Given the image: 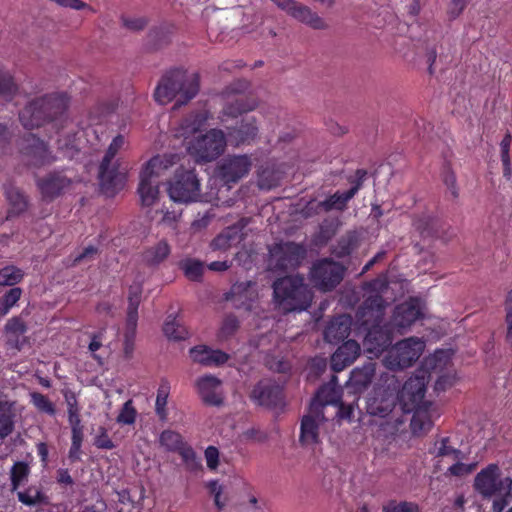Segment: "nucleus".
<instances>
[{"label":"nucleus","mask_w":512,"mask_h":512,"mask_svg":"<svg viewBox=\"0 0 512 512\" xmlns=\"http://www.w3.org/2000/svg\"><path fill=\"white\" fill-rule=\"evenodd\" d=\"M352 326V317L347 314L332 318L324 330V338L333 345L348 338Z\"/></svg>","instance_id":"28"},{"label":"nucleus","mask_w":512,"mask_h":512,"mask_svg":"<svg viewBox=\"0 0 512 512\" xmlns=\"http://www.w3.org/2000/svg\"><path fill=\"white\" fill-rule=\"evenodd\" d=\"M24 273L20 268L13 265L4 266L0 269V285L13 286L21 282Z\"/></svg>","instance_id":"46"},{"label":"nucleus","mask_w":512,"mask_h":512,"mask_svg":"<svg viewBox=\"0 0 512 512\" xmlns=\"http://www.w3.org/2000/svg\"><path fill=\"white\" fill-rule=\"evenodd\" d=\"M83 444V428L72 429V445L69 449V458L72 461L80 460L81 447Z\"/></svg>","instance_id":"59"},{"label":"nucleus","mask_w":512,"mask_h":512,"mask_svg":"<svg viewBox=\"0 0 512 512\" xmlns=\"http://www.w3.org/2000/svg\"><path fill=\"white\" fill-rule=\"evenodd\" d=\"M250 88V83L246 80H236L226 88L225 93L228 95L233 94L234 99L229 100L223 108V114L230 117H238L242 113L250 112L256 109L257 101L249 96H246L245 91Z\"/></svg>","instance_id":"15"},{"label":"nucleus","mask_w":512,"mask_h":512,"mask_svg":"<svg viewBox=\"0 0 512 512\" xmlns=\"http://www.w3.org/2000/svg\"><path fill=\"white\" fill-rule=\"evenodd\" d=\"M259 133L255 116H244L235 126L228 128V141L232 145L251 144Z\"/></svg>","instance_id":"23"},{"label":"nucleus","mask_w":512,"mask_h":512,"mask_svg":"<svg viewBox=\"0 0 512 512\" xmlns=\"http://www.w3.org/2000/svg\"><path fill=\"white\" fill-rule=\"evenodd\" d=\"M31 402L38 411L44 412L49 415L55 414V407L53 405V402H51L45 394H42L40 392L31 393Z\"/></svg>","instance_id":"57"},{"label":"nucleus","mask_w":512,"mask_h":512,"mask_svg":"<svg viewBox=\"0 0 512 512\" xmlns=\"http://www.w3.org/2000/svg\"><path fill=\"white\" fill-rule=\"evenodd\" d=\"M375 375L374 363L369 362L361 368H355L351 371L347 381L346 389L349 393L360 392L368 388Z\"/></svg>","instance_id":"31"},{"label":"nucleus","mask_w":512,"mask_h":512,"mask_svg":"<svg viewBox=\"0 0 512 512\" xmlns=\"http://www.w3.org/2000/svg\"><path fill=\"white\" fill-rule=\"evenodd\" d=\"M20 153L26 164L35 168L51 165L56 161V157L48 144L33 133H28L22 137Z\"/></svg>","instance_id":"13"},{"label":"nucleus","mask_w":512,"mask_h":512,"mask_svg":"<svg viewBox=\"0 0 512 512\" xmlns=\"http://www.w3.org/2000/svg\"><path fill=\"white\" fill-rule=\"evenodd\" d=\"M208 117L209 115L207 111H197L195 113H191L184 120V128L190 132H197L201 130L205 125Z\"/></svg>","instance_id":"51"},{"label":"nucleus","mask_w":512,"mask_h":512,"mask_svg":"<svg viewBox=\"0 0 512 512\" xmlns=\"http://www.w3.org/2000/svg\"><path fill=\"white\" fill-rule=\"evenodd\" d=\"M200 90L198 74H188L182 69H172L163 76L155 91L154 99L160 104H166L177 98L174 109L188 103Z\"/></svg>","instance_id":"4"},{"label":"nucleus","mask_w":512,"mask_h":512,"mask_svg":"<svg viewBox=\"0 0 512 512\" xmlns=\"http://www.w3.org/2000/svg\"><path fill=\"white\" fill-rule=\"evenodd\" d=\"M230 295L231 296L227 298L232 300L233 304L237 308H244L247 310L252 309L253 303L258 297L257 292L251 287V284H248L246 287H243L241 284L233 285Z\"/></svg>","instance_id":"34"},{"label":"nucleus","mask_w":512,"mask_h":512,"mask_svg":"<svg viewBox=\"0 0 512 512\" xmlns=\"http://www.w3.org/2000/svg\"><path fill=\"white\" fill-rule=\"evenodd\" d=\"M442 179L447 189L451 192L453 198H457L459 196L457 176L449 165L444 166L442 171Z\"/></svg>","instance_id":"58"},{"label":"nucleus","mask_w":512,"mask_h":512,"mask_svg":"<svg viewBox=\"0 0 512 512\" xmlns=\"http://www.w3.org/2000/svg\"><path fill=\"white\" fill-rule=\"evenodd\" d=\"M360 345L358 341L348 339L343 341L332 354L330 366L335 372H339L348 367L360 354Z\"/></svg>","instance_id":"25"},{"label":"nucleus","mask_w":512,"mask_h":512,"mask_svg":"<svg viewBox=\"0 0 512 512\" xmlns=\"http://www.w3.org/2000/svg\"><path fill=\"white\" fill-rule=\"evenodd\" d=\"M72 184V179L67 177L61 170H53L44 177L36 179V186L41 192L45 201H53Z\"/></svg>","instance_id":"21"},{"label":"nucleus","mask_w":512,"mask_h":512,"mask_svg":"<svg viewBox=\"0 0 512 512\" xmlns=\"http://www.w3.org/2000/svg\"><path fill=\"white\" fill-rule=\"evenodd\" d=\"M137 414L138 412L133 404V400H128L122 405L116 422L122 425H133L136 421Z\"/></svg>","instance_id":"54"},{"label":"nucleus","mask_w":512,"mask_h":512,"mask_svg":"<svg viewBox=\"0 0 512 512\" xmlns=\"http://www.w3.org/2000/svg\"><path fill=\"white\" fill-rule=\"evenodd\" d=\"M69 99L65 93H50L36 98L25 105L19 113V120L26 130L51 123L58 128V123L66 121L64 113L67 111Z\"/></svg>","instance_id":"2"},{"label":"nucleus","mask_w":512,"mask_h":512,"mask_svg":"<svg viewBox=\"0 0 512 512\" xmlns=\"http://www.w3.org/2000/svg\"><path fill=\"white\" fill-rule=\"evenodd\" d=\"M499 497L495 498L492 504L493 512H504L508 506L512 494H507V489H504L502 493L498 494Z\"/></svg>","instance_id":"64"},{"label":"nucleus","mask_w":512,"mask_h":512,"mask_svg":"<svg viewBox=\"0 0 512 512\" xmlns=\"http://www.w3.org/2000/svg\"><path fill=\"white\" fill-rule=\"evenodd\" d=\"M164 335L172 340H183L189 335L188 330L179 325L175 317L171 315L167 317L162 328Z\"/></svg>","instance_id":"45"},{"label":"nucleus","mask_w":512,"mask_h":512,"mask_svg":"<svg viewBox=\"0 0 512 512\" xmlns=\"http://www.w3.org/2000/svg\"><path fill=\"white\" fill-rule=\"evenodd\" d=\"M366 178L367 171L363 168H358L356 170L355 176L348 177V183L351 185V187L345 192L349 201L354 198L356 194L361 190Z\"/></svg>","instance_id":"49"},{"label":"nucleus","mask_w":512,"mask_h":512,"mask_svg":"<svg viewBox=\"0 0 512 512\" xmlns=\"http://www.w3.org/2000/svg\"><path fill=\"white\" fill-rule=\"evenodd\" d=\"M179 267L184 276L191 282H201L204 273V263L198 259L185 258L179 261Z\"/></svg>","instance_id":"38"},{"label":"nucleus","mask_w":512,"mask_h":512,"mask_svg":"<svg viewBox=\"0 0 512 512\" xmlns=\"http://www.w3.org/2000/svg\"><path fill=\"white\" fill-rule=\"evenodd\" d=\"M268 252L272 270L286 272L298 268L306 259L308 250L303 243L281 241L273 244Z\"/></svg>","instance_id":"9"},{"label":"nucleus","mask_w":512,"mask_h":512,"mask_svg":"<svg viewBox=\"0 0 512 512\" xmlns=\"http://www.w3.org/2000/svg\"><path fill=\"white\" fill-rule=\"evenodd\" d=\"M280 171L274 165L266 163L258 168V186L262 190H270L279 186Z\"/></svg>","instance_id":"35"},{"label":"nucleus","mask_w":512,"mask_h":512,"mask_svg":"<svg viewBox=\"0 0 512 512\" xmlns=\"http://www.w3.org/2000/svg\"><path fill=\"white\" fill-rule=\"evenodd\" d=\"M18 500L28 507H34L36 504L43 503L45 501V496L39 490H36L34 495L32 496L30 490L20 491L17 493Z\"/></svg>","instance_id":"60"},{"label":"nucleus","mask_w":512,"mask_h":512,"mask_svg":"<svg viewBox=\"0 0 512 512\" xmlns=\"http://www.w3.org/2000/svg\"><path fill=\"white\" fill-rule=\"evenodd\" d=\"M170 253V245L162 240L145 251L144 260L148 264L157 265L167 259Z\"/></svg>","instance_id":"41"},{"label":"nucleus","mask_w":512,"mask_h":512,"mask_svg":"<svg viewBox=\"0 0 512 512\" xmlns=\"http://www.w3.org/2000/svg\"><path fill=\"white\" fill-rule=\"evenodd\" d=\"M15 429V413L7 402H0V438L4 439Z\"/></svg>","instance_id":"40"},{"label":"nucleus","mask_w":512,"mask_h":512,"mask_svg":"<svg viewBox=\"0 0 512 512\" xmlns=\"http://www.w3.org/2000/svg\"><path fill=\"white\" fill-rule=\"evenodd\" d=\"M357 246V239L353 236V233H348L344 237H341L337 244L332 247V254L343 259V257L349 256Z\"/></svg>","instance_id":"43"},{"label":"nucleus","mask_w":512,"mask_h":512,"mask_svg":"<svg viewBox=\"0 0 512 512\" xmlns=\"http://www.w3.org/2000/svg\"><path fill=\"white\" fill-rule=\"evenodd\" d=\"M170 392H171L170 381L165 378L161 379L158 390H157L156 401H155V413L159 417V420L161 422L167 421V418H168L167 404H168Z\"/></svg>","instance_id":"36"},{"label":"nucleus","mask_w":512,"mask_h":512,"mask_svg":"<svg viewBox=\"0 0 512 512\" xmlns=\"http://www.w3.org/2000/svg\"><path fill=\"white\" fill-rule=\"evenodd\" d=\"M427 392L426 373L410 376L400 391L377 388L366 402L368 414L385 418L394 411L398 404L405 414L412 413L410 429L413 435H426L433 427V404L425 400Z\"/></svg>","instance_id":"1"},{"label":"nucleus","mask_w":512,"mask_h":512,"mask_svg":"<svg viewBox=\"0 0 512 512\" xmlns=\"http://www.w3.org/2000/svg\"><path fill=\"white\" fill-rule=\"evenodd\" d=\"M178 161L176 154L156 155L142 167L137 189L142 206L151 207L156 203L160 197L161 175Z\"/></svg>","instance_id":"6"},{"label":"nucleus","mask_w":512,"mask_h":512,"mask_svg":"<svg viewBox=\"0 0 512 512\" xmlns=\"http://www.w3.org/2000/svg\"><path fill=\"white\" fill-rule=\"evenodd\" d=\"M349 205V198L346 192L336 191L335 194L328 196L326 199L321 200V207L324 209V213L332 210L345 211Z\"/></svg>","instance_id":"42"},{"label":"nucleus","mask_w":512,"mask_h":512,"mask_svg":"<svg viewBox=\"0 0 512 512\" xmlns=\"http://www.w3.org/2000/svg\"><path fill=\"white\" fill-rule=\"evenodd\" d=\"M422 316L420 300L417 297H410L405 302L395 306L390 325L397 332L403 333Z\"/></svg>","instance_id":"18"},{"label":"nucleus","mask_w":512,"mask_h":512,"mask_svg":"<svg viewBox=\"0 0 512 512\" xmlns=\"http://www.w3.org/2000/svg\"><path fill=\"white\" fill-rule=\"evenodd\" d=\"M429 454L435 458L451 457L454 460H461L463 458L461 450L450 445L449 437H442L436 440L434 446L429 449Z\"/></svg>","instance_id":"37"},{"label":"nucleus","mask_w":512,"mask_h":512,"mask_svg":"<svg viewBox=\"0 0 512 512\" xmlns=\"http://www.w3.org/2000/svg\"><path fill=\"white\" fill-rule=\"evenodd\" d=\"M243 226L233 224L225 228L211 242L210 249L213 251H228L232 246H236L244 240Z\"/></svg>","instance_id":"30"},{"label":"nucleus","mask_w":512,"mask_h":512,"mask_svg":"<svg viewBox=\"0 0 512 512\" xmlns=\"http://www.w3.org/2000/svg\"><path fill=\"white\" fill-rule=\"evenodd\" d=\"M273 303L283 314L302 311L309 308L313 293L302 274L278 277L272 284Z\"/></svg>","instance_id":"3"},{"label":"nucleus","mask_w":512,"mask_h":512,"mask_svg":"<svg viewBox=\"0 0 512 512\" xmlns=\"http://www.w3.org/2000/svg\"><path fill=\"white\" fill-rule=\"evenodd\" d=\"M512 143V135L507 132L500 143L501 161L503 164L504 176L511 175L510 146Z\"/></svg>","instance_id":"53"},{"label":"nucleus","mask_w":512,"mask_h":512,"mask_svg":"<svg viewBox=\"0 0 512 512\" xmlns=\"http://www.w3.org/2000/svg\"><path fill=\"white\" fill-rule=\"evenodd\" d=\"M4 195L9 204L7 219L22 215L28 207V200L24 192L12 184L4 185Z\"/></svg>","instance_id":"32"},{"label":"nucleus","mask_w":512,"mask_h":512,"mask_svg":"<svg viewBox=\"0 0 512 512\" xmlns=\"http://www.w3.org/2000/svg\"><path fill=\"white\" fill-rule=\"evenodd\" d=\"M64 119L62 123H58V128H54L56 133L59 134L57 138V146L58 150L63 153L65 157L72 158L73 155L78 152V147L76 145V133L72 131L64 132L65 128L68 125V118L66 112L64 113Z\"/></svg>","instance_id":"33"},{"label":"nucleus","mask_w":512,"mask_h":512,"mask_svg":"<svg viewBox=\"0 0 512 512\" xmlns=\"http://www.w3.org/2000/svg\"><path fill=\"white\" fill-rule=\"evenodd\" d=\"M342 389L338 383L336 375H332L328 383L320 386L311 402H316L320 405V411L324 412V407L327 405H341Z\"/></svg>","instance_id":"29"},{"label":"nucleus","mask_w":512,"mask_h":512,"mask_svg":"<svg viewBox=\"0 0 512 512\" xmlns=\"http://www.w3.org/2000/svg\"><path fill=\"white\" fill-rule=\"evenodd\" d=\"M221 381L217 376L207 374L196 381V388L202 402L209 406H221L224 402L221 392Z\"/></svg>","instance_id":"24"},{"label":"nucleus","mask_w":512,"mask_h":512,"mask_svg":"<svg viewBox=\"0 0 512 512\" xmlns=\"http://www.w3.org/2000/svg\"><path fill=\"white\" fill-rule=\"evenodd\" d=\"M30 468L25 461H16L11 469L10 479L13 490L20 487L29 476Z\"/></svg>","instance_id":"48"},{"label":"nucleus","mask_w":512,"mask_h":512,"mask_svg":"<svg viewBox=\"0 0 512 512\" xmlns=\"http://www.w3.org/2000/svg\"><path fill=\"white\" fill-rule=\"evenodd\" d=\"M475 468V462L473 464H464V462L456 460V462L447 469V472L451 476L463 477L469 475Z\"/></svg>","instance_id":"61"},{"label":"nucleus","mask_w":512,"mask_h":512,"mask_svg":"<svg viewBox=\"0 0 512 512\" xmlns=\"http://www.w3.org/2000/svg\"><path fill=\"white\" fill-rule=\"evenodd\" d=\"M385 313L384 299L380 295L367 297L357 311L361 326H368L370 322L382 321Z\"/></svg>","instance_id":"26"},{"label":"nucleus","mask_w":512,"mask_h":512,"mask_svg":"<svg viewBox=\"0 0 512 512\" xmlns=\"http://www.w3.org/2000/svg\"><path fill=\"white\" fill-rule=\"evenodd\" d=\"M226 145L224 132L219 129H211L207 133L193 138L188 146V151L197 163H209L224 153Z\"/></svg>","instance_id":"8"},{"label":"nucleus","mask_w":512,"mask_h":512,"mask_svg":"<svg viewBox=\"0 0 512 512\" xmlns=\"http://www.w3.org/2000/svg\"><path fill=\"white\" fill-rule=\"evenodd\" d=\"M346 271L345 265L330 258H323L312 264L308 277L318 291L331 292L343 281Z\"/></svg>","instance_id":"7"},{"label":"nucleus","mask_w":512,"mask_h":512,"mask_svg":"<svg viewBox=\"0 0 512 512\" xmlns=\"http://www.w3.org/2000/svg\"><path fill=\"white\" fill-rule=\"evenodd\" d=\"M382 321L370 322L368 326H363L366 330L364 340L365 348L368 352L378 355L391 346L393 337L392 329L381 325Z\"/></svg>","instance_id":"19"},{"label":"nucleus","mask_w":512,"mask_h":512,"mask_svg":"<svg viewBox=\"0 0 512 512\" xmlns=\"http://www.w3.org/2000/svg\"><path fill=\"white\" fill-rule=\"evenodd\" d=\"M436 222L437 220L431 216H423L417 218L414 225L416 230L421 233L422 237H435V235H437L434 229Z\"/></svg>","instance_id":"56"},{"label":"nucleus","mask_w":512,"mask_h":512,"mask_svg":"<svg viewBox=\"0 0 512 512\" xmlns=\"http://www.w3.org/2000/svg\"><path fill=\"white\" fill-rule=\"evenodd\" d=\"M171 30L167 26L154 27L150 30L149 38L154 48H160L171 40Z\"/></svg>","instance_id":"52"},{"label":"nucleus","mask_w":512,"mask_h":512,"mask_svg":"<svg viewBox=\"0 0 512 512\" xmlns=\"http://www.w3.org/2000/svg\"><path fill=\"white\" fill-rule=\"evenodd\" d=\"M190 358L205 367H221L231 357L230 354L220 349H211L208 346L200 345L190 348Z\"/></svg>","instance_id":"27"},{"label":"nucleus","mask_w":512,"mask_h":512,"mask_svg":"<svg viewBox=\"0 0 512 512\" xmlns=\"http://www.w3.org/2000/svg\"><path fill=\"white\" fill-rule=\"evenodd\" d=\"M168 191L173 201L183 203L196 201L201 195V183L195 170L182 167L177 169L169 183Z\"/></svg>","instance_id":"11"},{"label":"nucleus","mask_w":512,"mask_h":512,"mask_svg":"<svg viewBox=\"0 0 512 512\" xmlns=\"http://www.w3.org/2000/svg\"><path fill=\"white\" fill-rule=\"evenodd\" d=\"M302 215L305 218H311L314 216H319L321 213H324V209L321 207V200L312 199L309 200L303 209L301 210Z\"/></svg>","instance_id":"62"},{"label":"nucleus","mask_w":512,"mask_h":512,"mask_svg":"<svg viewBox=\"0 0 512 512\" xmlns=\"http://www.w3.org/2000/svg\"><path fill=\"white\" fill-rule=\"evenodd\" d=\"M383 512H420L417 503L410 501L389 500L383 507Z\"/></svg>","instance_id":"55"},{"label":"nucleus","mask_w":512,"mask_h":512,"mask_svg":"<svg viewBox=\"0 0 512 512\" xmlns=\"http://www.w3.org/2000/svg\"><path fill=\"white\" fill-rule=\"evenodd\" d=\"M251 166V157L248 155H229L219 163L217 176L225 185L236 184L249 174Z\"/></svg>","instance_id":"16"},{"label":"nucleus","mask_w":512,"mask_h":512,"mask_svg":"<svg viewBox=\"0 0 512 512\" xmlns=\"http://www.w3.org/2000/svg\"><path fill=\"white\" fill-rule=\"evenodd\" d=\"M325 419L324 412L320 411V405L316 402H310L308 412L302 416L300 422L299 442L302 446L318 444L319 425Z\"/></svg>","instance_id":"17"},{"label":"nucleus","mask_w":512,"mask_h":512,"mask_svg":"<svg viewBox=\"0 0 512 512\" xmlns=\"http://www.w3.org/2000/svg\"><path fill=\"white\" fill-rule=\"evenodd\" d=\"M160 444L171 453H177L184 465L190 471H197L202 468L201 459L197 457L193 447L184 442L180 433L171 429H165L160 435Z\"/></svg>","instance_id":"14"},{"label":"nucleus","mask_w":512,"mask_h":512,"mask_svg":"<svg viewBox=\"0 0 512 512\" xmlns=\"http://www.w3.org/2000/svg\"><path fill=\"white\" fill-rule=\"evenodd\" d=\"M207 488L210 493L213 494L214 503L218 510H222L225 507V502L221 501L222 487L217 480H211L207 483Z\"/></svg>","instance_id":"63"},{"label":"nucleus","mask_w":512,"mask_h":512,"mask_svg":"<svg viewBox=\"0 0 512 512\" xmlns=\"http://www.w3.org/2000/svg\"><path fill=\"white\" fill-rule=\"evenodd\" d=\"M20 287H12L0 298V318L9 313V310L16 305L22 296Z\"/></svg>","instance_id":"47"},{"label":"nucleus","mask_w":512,"mask_h":512,"mask_svg":"<svg viewBox=\"0 0 512 512\" xmlns=\"http://www.w3.org/2000/svg\"><path fill=\"white\" fill-rule=\"evenodd\" d=\"M124 144L125 137L122 134L113 137L99 166V185L103 194L108 197L115 196L126 184L127 168L122 167L119 160L114 161Z\"/></svg>","instance_id":"5"},{"label":"nucleus","mask_w":512,"mask_h":512,"mask_svg":"<svg viewBox=\"0 0 512 512\" xmlns=\"http://www.w3.org/2000/svg\"><path fill=\"white\" fill-rule=\"evenodd\" d=\"M425 349V342L417 337H410L395 343L386 355L384 363L392 371L411 367Z\"/></svg>","instance_id":"10"},{"label":"nucleus","mask_w":512,"mask_h":512,"mask_svg":"<svg viewBox=\"0 0 512 512\" xmlns=\"http://www.w3.org/2000/svg\"><path fill=\"white\" fill-rule=\"evenodd\" d=\"M250 400L260 406L277 407L284 400L283 388L271 380H260L250 392Z\"/></svg>","instance_id":"20"},{"label":"nucleus","mask_w":512,"mask_h":512,"mask_svg":"<svg viewBox=\"0 0 512 512\" xmlns=\"http://www.w3.org/2000/svg\"><path fill=\"white\" fill-rule=\"evenodd\" d=\"M65 401L67 403L68 422L72 429H82L80 406L73 393H65Z\"/></svg>","instance_id":"44"},{"label":"nucleus","mask_w":512,"mask_h":512,"mask_svg":"<svg viewBox=\"0 0 512 512\" xmlns=\"http://www.w3.org/2000/svg\"><path fill=\"white\" fill-rule=\"evenodd\" d=\"M500 468L496 464H490L477 473L474 478V490L484 499L494 497L507 489V494H512V478L500 477Z\"/></svg>","instance_id":"12"},{"label":"nucleus","mask_w":512,"mask_h":512,"mask_svg":"<svg viewBox=\"0 0 512 512\" xmlns=\"http://www.w3.org/2000/svg\"><path fill=\"white\" fill-rule=\"evenodd\" d=\"M18 90L14 76L0 67V99L6 102L12 101Z\"/></svg>","instance_id":"39"},{"label":"nucleus","mask_w":512,"mask_h":512,"mask_svg":"<svg viewBox=\"0 0 512 512\" xmlns=\"http://www.w3.org/2000/svg\"><path fill=\"white\" fill-rule=\"evenodd\" d=\"M240 328V321L236 316L229 315L224 318L222 321V325L218 332V338L222 340H227L236 334L237 330Z\"/></svg>","instance_id":"50"},{"label":"nucleus","mask_w":512,"mask_h":512,"mask_svg":"<svg viewBox=\"0 0 512 512\" xmlns=\"http://www.w3.org/2000/svg\"><path fill=\"white\" fill-rule=\"evenodd\" d=\"M283 11L296 18L298 22L304 23L314 29H325L327 24L318 16L317 13L312 12L311 9L303 4L294 0H271Z\"/></svg>","instance_id":"22"}]
</instances>
